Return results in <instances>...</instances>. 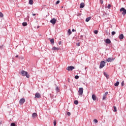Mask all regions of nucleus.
Returning <instances> with one entry per match:
<instances>
[{"instance_id":"nucleus-1","label":"nucleus","mask_w":126,"mask_h":126,"mask_svg":"<svg viewBox=\"0 0 126 126\" xmlns=\"http://www.w3.org/2000/svg\"><path fill=\"white\" fill-rule=\"evenodd\" d=\"M21 73L22 75H23V76H26V77H27V78H29V77H30V76L29 75V74H28L27 72H26L24 70H22L21 72Z\"/></svg>"},{"instance_id":"nucleus-2","label":"nucleus","mask_w":126,"mask_h":126,"mask_svg":"<svg viewBox=\"0 0 126 126\" xmlns=\"http://www.w3.org/2000/svg\"><path fill=\"white\" fill-rule=\"evenodd\" d=\"M79 96H81L82 97V95H83V88H79V90L78 91Z\"/></svg>"},{"instance_id":"nucleus-3","label":"nucleus","mask_w":126,"mask_h":126,"mask_svg":"<svg viewBox=\"0 0 126 126\" xmlns=\"http://www.w3.org/2000/svg\"><path fill=\"white\" fill-rule=\"evenodd\" d=\"M120 12H122V14L124 16L126 14V9L124 7H122L120 10Z\"/></svg>"},{"instance_id":"nucleus-4","label":"nucleus","mask_w":126,"mask_h":126,"mask_svg":"<svg viewBox=\"0 0 126 126\" xmlns=\"http://www.w3.org/2000/svg\"><path fill=\"white\" fill-rule=\"evenodd\" d=\"M105 63H106L105 62L101 61L100 63L99 68H103V67H104V66H105Z\"/></svg>"},{"instance_id":"nucleus-5","label":"nucleus","mask_w":126,"mask_h":126,"mask_svg":"<svg viewBox=\"0 0 126 126\" xmlns=\"http://www.w3.org/2000/svg\"><path fill=\"white\" fill-rule=\"evenodd\" d=\"M74 68H75L73 66H69L66 68V69H67V70H68V71H69V70H71V71L73 70V69H74Z\"/></svg>"},{"instance_id":"nucleus-6","label":"nucleus","mask_w":126,"mask_h":126,"mask_svg":"<svg viewBox=\"0 0 126 126\" xmlns=\"http://www.w3.org/2000/svg\"><path fill=\"white\" fill-rule=\"evenodd\" d=\"M24 103H25V99L21 98L20 99V101H19L20 105H23V104H24Z\"/></svg>"},{"instance_id":"nucleus-7","label":"nucleus","mask_w":126,"mask_h":126,"mask_svg":"<svg viewBox=\"0 0 126 126\" xmlns=\"http://www.w3.org/2000/svg\"><path fill=\"white\" fill-rule=\"evenodd\" d=\"M50 23H52L53 25H55V24L57 23V19L53 18L50 20Z\"/></svg>"},{"instance_id":"nucleus-8","label":"nucleus","mask_w":126,"mask_h":126,"mask_svg":"<svg viewBox=\"0 0 126 126\" xmlns=\"http://www.w3.org/2000/svg\"><path fill=\"white\" fill-rule=\"evenodd\" d=\"M115 60V58H108L107 60L106 61L108 62V63H111L112 62H113V61Z\"/></svg>"},{"instance_id":"nucleus-9","label":"nucleus","mask_w":126,"mask_h":126,"mask_svg":"<svg viewBox=\"0 0 126 126\" xmlns=\"http://www.w3.org/2000/svg\"><path fill=\"white\" fill-rule=\"evenodd\" d=\"M35 98H41V94L39 93H35Z\"/></svg>"},{"instance_id":"nucleus-10","label":"nucleus","mask_w":126,"mask_h":126,"mask_svg":"<svg viewBox=\"0 0 126 126\" xmlns=\"http://www.w3.org/2000/svg\"><path fill=\"white\" fill-rule=\"evenodd\" d=\"M92 97L94 101H96L97 97H96V95L95 94H93Z\"/></svg>"},{"instance_id":"nucleus-11","label":"nucleus","mask_w":126,"mask_h":126,"mask_svg":"<svg viewBox=\"0 0 126 126\" xmlns=\"http://www.w3.org/2000/svg\"><path fill=\"white\" fill-rule=\"evenodd\" d=\"M105 43L106 44H111V40H110L109 39H106L105 40Z\"/></svg>"},{"instance_id":"nucleus-12","label":"nucleus","mask_w":126,"mask_h":126,"mask_svg":"<svg viewBox=\"0 0 126 126\" xmlns=\"http://www.w3.org/2000/svg\"><path fill=\"white\" fill-rule=\"evenodd\" d=\"M85 6V4H84L83 2L81 3L80 5V8H83Z\"/></svg>"},{"instance_id":"nucleus-13","label":"nucleus","mask_w":126,"mask_h":126,"mask_svg":"<svg viewBox=\"0 0 126 126\" xmlns=\"http://www.w3.org/2000/svg\"><path fill=\"white\" fill-rule=\"evenodd\" d=\"M52 50H53V51H59V50H60V48H57L56 47H53L52 48Z\"/></svg>"},{"instance_id":"nucleus-14","label":"nucleus","mask_w":126,"mask_h":126,"mask_svg":"<svg viewBox=\"0 0 126 126\" xmlns=\"http://www.w3.org/2000/svg\"><path fill=\"white\" fill-rule=\"evenodd\" d=\"M37 116H38V115H37V113H33L32 114V118H36V117H37Z\"/></svg>"},{"instance_id":"nucleus-15","label":"nucleus","mask_w":126,"mask_h":126,"mask_svg":"<svg viewBox=\"0 0 126 126\" xmlns=\"http://www.w3.org/2000/svg\"><path fill=\"white\" fill-rule=\"evenodd\" d=\"M91 20V17H89L86 19V22H89V21Z\"/></svg>"},{"instance_id":"nucleus-16","label":"nucleus","mask_w":126,"mask_h":126,"mask_svg":"<svg viewBox=\"0 0 126 126\" xmlns=\"http://www.w3.org/2000/svg\"><path fill=\"white\" fill-rule=\"evenodd\" d=\"M119 39H120L121 40H123V39H124V34H121L119 36Z\"/></svg>"},{"instance_id":"nucleus-17","label":"nucleus","mask_w":126,"mask_h":126,"mask_svg":"<svg viewBox=\"0 0 126 126\" xmlns=\"http://www.w3.org/2000/svg\"><path fill=\"white\" fill-rule=\"evenodd\" d=\"M29 4L32 5L33 4V0H30L29 1Z\"/></svg>"},{"instance_id":"nucleus-18","label":"nucleus","mask_w":126,"mask_h":126,"mask_svg":"<svg viewBox=\"0 0 126 126\" xmlns=\"http://www.w3.org/2000/svg\"><path fill=\"white\" fill-rule=\"evenodd\" d=\"M50 42L51 44H54L55 43V41L54 40V38H52L50 40Z\"/></svg>"},{"instance_id":"nucleus-19","label":"nucleus","mask_w":126,"mask_h":126,"mask_svg":"<svg viewBox=\"0 0 126 126\" xmlns=\"http://www.w3.org/2000/svg\"><path fill=\"white\" fill-rule=\"evenodd\" d=\"M119 84H120V82L117 81L115 84H114L115 86H119Z\"/></svg>"},{"instance_id":"nucleus-20","label":"nucleus","mask_w":126,"mask_h":126,"mask_svg":"<svg viewBox=\"0 0 126 126\" xmlns=\"http://www.w3.org/2000/svg\"><path fill=\"white\" fill-rule=\"evenodd\" d=\"M104 75L107 78H109V75H108V74H107L106 73H104Z\"/></svg>"},{"instance_id":"nucleus-21","label":"nucleus","mask_w":126,"mask_h":126,"mask_svg":"<svg viewBox=\"0 0 126 126\" xmlns=\"http://www.w3.org/2000/svg\"><path fill=\"white\" fill-rule=\"evenodd\" d=\"M112 7V5H111L110 4H109L108 5V6H107V8H108V9H110V8H111V7Z\"/></svg>"},{"instance_id":"nucleus-22","label":"nucleus","mask_w":126,"mask_h":126,"mask_svg":"<svg viewBox=\"0 0 126 126\" xmlns=\"http://www.w3.org/2000/svg\"><path fill=\"white\" fill-rule=\"evenodd\" d=\"M74 103L75 104V105H78V100H75L74 101Z\"/></svg>"},{"instance_id":"nucleus-23","label":"nucleus","mask_w":126,"mask_h":126,"mask_svg":"<svg viewBox=\"0 0 126 126\" xmlns=\"http://www.w3.org/2000/svg\"><path fill=\"white\" fill-rule=\"evenodd\" d=\"M23 26H27V23L26 22H24L22 23Z\"/></svg>"},{"instance_id":"nucleus-24","label":"nucleus","mask_w":126,"mask_h":126,"mask_svg":"<svg viewBox=\"0 0 126 126\" xmlns=\"http://www.w3.org/2000/svg\"><path fill=\"white\" fill-rule=\"evenodd\" d=\"M106 97H107V95H105V94H103L102 99L103 100H106Z\"/></svg>"},{"instance_id":"nucleus-25","label":"nucleus","mask_w":126,"mask_h":126,"mask_svg":"<svg viewBox=\"0 0 126 126\" xmlns=\"http://www.w3.org/2000/svg\"><path fill=\"white\" fill-rule=\"evenodd\" d=\"M68 33L69 34V35H70L71 34V31L70 30V29H68Z\"/></svg>"},{"instance_id":"nucleus-26","label":"nucleus","mask_w":126,"mask_h":126,"mask_svg":"<svg viewBox=\"0 0 126 126\" xmlns=\"http://www.w3.org/2000/svg\"><path fill=\"white\" fill-rule=\"evenodd\" d=\"M53 123H54V126H57V121L54 120V121Z\"/></svg>"},{"instance_id":"nucleus-27","label":"nucleus","mask_w":126,"mask_h":126,"mask_svg":"<svg viewBox=\"0 0 126 126\" xmlns=\"http://www.w3.org/2000/svg\"><path fill=\"white\" fill-rule=\"evenodd\" d=\"M0 17H3V14L0 12Z\"/></svg>"},{"instance_id":"nucleus-28","label":"nucleus","mask_w":126,"mask_h":126,"mask_svg":"<svg viewBox=\"0 0 126 126\" xmlns=\"http://www.w3.org/2000/svg\"><path fill=\"white\" fill-rule=\"evenodd\" d=\"M114 111L117 112V107L116 106H114Z\"/></svg>"},{"instance_id":"nucleus-29","label":"nucleus","mask_w":126,"mask_h":126,"mask_svg":"<svg viewBox=\"0 0 126 126\" xmlns=\"http://www.w3.org/2000/svg\"><path fill=\"white\" fill-rule=\"evenodd\" d=\"M75 79H78L79 78V76L78 75H76L75 76Z\"/></svg>"},{"instance_id":"nucleus-30","label":"nucleus","mask_w":126,"mask_h":126,"mask_svg":"<svg viewBox=\"0 0 126 126\" xmlns=\"http://www.w3.org/2000/svg\"><path fill=\"white\" fill-rule=\"evenodd\" d=\"M56 91H58V92H60V89H59V87H57L56 88Z\"/></svg>"},{"instance_id":"nucleus-31","label":"nucleus","mask_w":126,"mask_h":126,"mask_svg":"<svg viewBox=\"0 0 126 126\" xmlns=\"http://www.w3.org/2000/svg\"><path fill=\"white\" fill-rule=\"evenodd\" d=\"M94 123H95V124H97V123H98V120H97V119H94Z\"/></svg>"},{"instance_id":"nucleus-32","label":"nucleus","mask_w":126,"mask_h":126,"mask_svg":"<svg viewBox=\"0 0 126 126\" xmlns=\"http://www.w3.org/2000/svg\"><path fill=\"white\" fill-rule=\"evenodd\" d=\"M11 126H16L15 123H11Z\"/></svg>"},{"instance_id":"nucleus-33","label":"nucleus","mask_w":126,"mask_h":126,"mask_svg":"<svg viewBox=\"0 0 126 126\" xmlns=\"http://www.w3.org/2000/svg\"><path fill=\"white\" fill-rule=\"evenodd\" d=\"M94 34H98V31L95 30L94 32Z\"/></svg>"},{"instance_id":"nucleus-34","label":"nucleus","mask_w":126,"mask_h":126,"mask_svg":"<svg viewBox=\"0 0 126 126\" xmlns=\"http://www.w3.org/2000/svg\"><path fill=\"white\" fill-rule=\"evenodd\" d=\"M111 34H112V35H115V34H116V32H111Z\"/></svg>"},{"instance_id":"nucleus-35","label":"nucleus","mask_w":126,"mask_h":126,"mask_svg":"<svg viewBox=\"0 0 126 126\" xmlns=\"http://www.w3.org/2000/svg\"><path fill=\"white\" fill-rule=\"evenodd\" d=\"M67 116H70V115H71V114L70 113V112H68L67 113Z\"/></svg>"},{"instance_id":"nucleus-36","label":"nucleus","mask_w":126,"mask_h":126,"mask_svg":"<svg viewBox=\"0 0 126 126\" xmlns=\"http://www.w3.org/2000/svg\"><path fill=\"white\" fill-rule=\"evenodd\" d=\"M122 86H124V85H125V82L124 81H123L122 82Z\"/></svg>"},{"instance_id":"nucleus-37","label":"nucleus","mask_w":126,"mask_h":126,"mask_svg":"<svg viewBox=\"0 0 126 126\" xmlns=\"http://www.w3.org/2000/svg\"><path fill=\"white\" fill-rule=\"evenodd\" d=\"M59 3H60V0H57L56 3V4H59Z\"/></svg>"},{"instance_id":"nucleus-38","label":"nucleus","mask_w":126,"mask_h":126,"mask_svg":"<svg viewBox=\"0 0 126 126\" xmlns=\"http://www.w3.org/2000/svg\"><path fill=\"white\" fill-rule=\"evenodd\" d=\"M100 1L101 4H103V0H100Z\"/></svg>"},{"instance_id":"nucleus-39","label":"nucleus","mask_w":126,"mask_h":126,"mask_svg":"<svg viewBox=\"0 0 126 126\" xmlns=\"http://www.w3.org/2000/svg\"><path fill=\"white\" fill-rule=\"evenodd\" d=\"M108 92H106L103 95H105V96H107L108 95Z\"/></svg>"},{"instance_id":"nucleus-40","label":"nucleus","mask_w":126,"mask_h":126,"mask_svg":"<svg viewBox=\"0 0 126 126\" xmlns=\"http://www.w3.org/2000/svg\"><path fill=\"white\" fill-rule=\"evenodd\" d=\"M2 48H3V45L0 46V49H2Z\"/></svg>"},{"instance_id":"nucleus-41","label":"nucleus","mask_w":126,"mask_h":126,"mask_svg":"<svg viewBox=\"0 0 126 126\" xmlns=\"http://www.w3.org/2000/svg\"><path fill=\"white\" fill-rule=\"evenodd\" d=\"M77 46H80V43H76Z\"/></svg>"},{"instance_id":"nucleus-42","label":"nucleus","mask_w":126,"mask_h":126,"mask_svg":"<svg viewBox=\"0 0 126 126\" xmlns=\"http://www.w3.org/2000/svg\"><path fill=\"white\" fill-rule=\"evenodd\" d=\"M62 44V41H60L59 42V45H61Z\"/></svg>"},{"instance_id":"nucleus-43","label":"nucleus","mask_w":126,"mask_h":126,"mask_svg":"<svg viewBox=\"0 0 126 126\" xmlns=\"http://www.w3.org/2000/svg\"><path fill=\"white\" fill-rule=\"evenodd\" d=\"M75 30H74V29L72 30V32H75Z\"/></svg>"},{"instance_id":"nucleus-44","label":"nucleus","mask_w":126,"mask_h":126,"mask_svg":"<svg viewBox=\"0 0 126 126\" xmlns=\"http://www.w3.org/2000/svg\"><path fill=\"white\" fill-rule=\"evenodd\" d=\"M32 15H33V16H35V15H36V14H32Z\"/></svg>"},{"instance_id":"nucleus-45","label":"nucleus","mask_w":126,"mask_h":126,"mask_svg":"<svg viewBox=\"0 0 126 126\" xmlns=\"http://www.w3.org/2000/svg\"><path fill=\"white\" fill-rule=\"evenodd\" d=\"M16 58H18V55H16Z\"/></svg>"},{"instance_id":"nucleus-46","label":"nucleus","mask_w":126,"mask_h":126,"mask_svg":"<svg viewBox=\"0 0 126 126\" xmlns=\"http://www.w3.org/2000/svg\"><path fill=\"white\" fill-rule=\"evenodd\" d=\"M40 27L39 26H37V28L38 29V28H39Z\"/></svg>"},{"instance_id":"nucleus-47","label":"nucleus","mask_w":126,"mask_h":126,"mask_svg":"<svg viewBox=\"0 0 126 126\" xmlns=\"http://www.w3.org/2000/svg\"><path fill=\"white\" fill-rule=\"evenodd\" d=\"M61 7H62V8H63V6H62Z\"/></svg>"}]
</instances>
